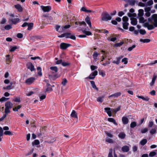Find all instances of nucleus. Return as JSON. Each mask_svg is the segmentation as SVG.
Returning <instances> with one entry per match:
<instances>
[{"mask_svg": "<svg viewBox=\"0 0 157 157\" xmlns=\"http://www.w3.org/2000/svg\"><path fill=\"white\" fill-rule=\"evenodd\" d=\"M148 21L151 24H154V26L157 27V14H154L148 18Z\"/></svg>", "mask_w": 157, "mask_h": 157, "instance_id": "obj_1", "label": "nucleus"}, {"mask_svg": "<svg viewBox=\"0 0 157 157\" xmlns=\"http://www.w3.org/2000/svg\"><path fill=\"white\" fill-rule=\"evenodd\" d=\"M112 17L107 12H104L101 14V20L104 21H107L112 19Z\"/></svg>", "mask_w": 157, "mask_h": 157, "instance_id": "obj_2", "label": "nucleus"}, {"mask_svg": "<svg viewBox=\"0 0 157 157\" xmlns=\"http://www.w3.org/2000/svg\"><path fill=\"white\" fill-rule=\"evenodd\" d=\"M143 26L145 27H147L148 29L149 30H152L154 28V27H155L154 26V24L153 25L152 24H149V22H145L144 25Z\"/></svg>", "mask_w": 157, "mask_h": 157, "instance_id": "obj_3", "label": "nucleus"}, {"mask_svg": "<svg viewBox=\"0 0 157 157\" xmlns=\"http://www.w3.org/2000/svg\"><path fill=\"white\" fill-rule=\"evenodd\" d=\"M36 80L35 77H30L27 79L25 81V83L27 85H30L32 84Z\"/></svg>", "mask_w": 157, "mask_h": 157, "instance_id": "obj_4", "label": "nucleus"}, {"mask_svg": "<svg viewBox=\"0 0 157 157\" xmlns=\"http://www.w3.org/2000/svg\"><path fill=\"white\" fill-rule=\"evenodd\" d=\"M40 7L42 10L44 12H49L52 9L51 7L50 6H41Z\"/></svg>", "mask_w": 157, "mask_h": 157, "instance_id": "obj_5", "label": "nucleus"}, {"mask_svg": "<svg viewBox=\"0 0 157 157\" xmlns=\"http://www.w3.org/2000/svg\"><path fill=\"white\" fill-rule=\"evenodd\" d=\"M98 74V71H95L91 74L89 76L86 78V79L88 78L90 79H93L95 78V76Z\"/></svg>", "mask_w": 157, "mask_h": 157, "instance_id": "obj_6", "label": "nucleus"}, {"mask_svg": "<svg viewBox=\"0 0 157 157\" xmlns=\"http://www.w3.org/2000/svg\"><path fill=\"white\" fill-rule=\"evenodd\" d=\"M27 68L30 70L31 71H35L36 69L34 67V66L31 62L28 63L26 64Z\"/></svg>", "mask_w": 157, "mask_h": 157, "instance_id": "obj_7", "label": "nucleus"}, {"mask_svg": "<svg viewBox=\"0 0 157 157\" xmlns=\"http://www.w3.org/2000/svg\"><path fill=\"white\" fill-rule=\"evenodd\" d=\"M71 46V45L69 44L62 43L60 44V48L62 49L65 50Z\"/></svg>", "mask_w": 157, "mask_h": 157, "instance_id": "obj_8", "label": "nucleus"}, {"mask_svg": "<svg viewBox=\"0 0 157 157\" xmlns=\"http://www.w3.org/2000/svg\"><path fill=\"white\" fill-rule=\"evenodd\" d=\"M50 69L52 70L51 73L52 74H56V73L58 72V69L56 66L51 67H50Z\"/></svg>", "mask_w": 157, "mask_h": 157, "instance_id": "obj_9", "label": "nucleus"}, {"mask_svg": "<svg viewBox=\"0 0 157 157\" xmlns=\"http://www.w3.org/2000/svg\"><path fill=\"white\" fill-rule=\"evenodd\" d=\"M104 109L109 117H111L112 116V110L110 108L106 107Z\"/></svg>", "mask_w": 157, "mask_h": 157, "instance_id": "obj_10", "label": "nucleus"}, {"mask_svg": "<svg viewBox=\"0 0 157 157\" xmlns=\"http://www.w3.org/2000/svg\"><path fill=\"white\" fill-rule=\"evenodd\" d=\"M5 108L10 109L12 107L13 104L10 101H8L5 103Z\"/></svg>", "mask_w": 157, "mask_h": 157, "instance_id": "obj_11", "label": "nucleus"}, {"mask_svg": "<svg viewBox=\"0 0 157 157\" xmlns=\"http://www.w3.org/2000/svg\"><path fill=\"white\" fill-rule=\"evenodd\" d=\"M9 21L13 24H16L19 21V19L18 18H13V17H10Z\"/></svg>", "mask_w": 157, "mask_h": 157, "instance_id": "obj_12", "label": "nucleus"}, {"mask_svg": "<svg viewBox=\"0 0 157 157\" xmlns=\"http://www.w3.org/2000/svg\"><path fill=\"white\" fill-rule=\"evenodd\" d=\"M48 78L50 80H54L56 79V78H58L59 76H57V74H55L53 75H52L50 74L48 75Z\"/></svg>", "mask_w": 157, "mask_h": 157, "instance_id": "obj_13", "label": "nucleus"}, {"mask_svg": "<svg viewBox=\"0 0 157 157\" xmlns=\"http://www.w3.org/2000/svg\"><path fill=\"white\" fill-rule=\"evenodd\" d=\"M122 121L123 123L124 124H127L128 123L129 121L128 118L126 117H123L122 119Z\"/></svg>", "mask_w": 157, "mask_h": 157, "instance_id": "obj_14", "label": "nucleus"}, {"mask_svg": "<svg viewBox=\"0 0 157 157\" xmlns=\"http://www.w3.org/2000/svg\"><path fill=\"white\" fill-rule=\"evenodd\" d=\"M130 20H131V24L133 25H136L137 24V21L136 18L131 17L130 18Z\"/></svg>", "mask_w": 157, "mask_h": 157, "instance_id": "obj_15", "label": "nucleus"}, {"mask_svg": "<svg viewBox=\"0 0 157 157\" xmlns=\"http://www.w3.org/2000/svg\"><path fill=\"white\" fill-rule=\"evenodd\" d=\"M156 78L157 75L155 74H154L153 75V77L152 78V81L150 83V85L151 86H152L154 85Z\"/></svg>", "mask_w": 157, "mask_h": 157, "instance_id": "obj_16", "label": "nucleus"}, {"mask_svg": "<svg viewBox=\"0 0 157 157\" xmlns=\"http://www.w3.org/2000/svg\"><path fill=\"white\" fill-rule=\"evenodd\" d=\"M85 21L87 24L89 25L90 28H91L92 25L90 21V17L87 16L85 19Z\"/></svg>", "mask_w": 157, "mask_h": 157, "instance_id": "obj_17", "label": "nucleus"}, {"mask_svg": "<svg viewBox=\"0 0 157 157\" xmlns=\"http://www.w3.org/2000/svg\"><path fill=\"white\" fill-rule=\"evenodd\" d=\"M121 150L124 152H127L129 150V148L127 146H124L122 147Z\"/></svg>", "mask_w": 157, "mask_h": 157, "instance_id": "obj_18", "label": "nucleus"}, {"mask_svg": "<svg viewBox=\"0 0 157 157\" xmlns=\"http://www.w3.org/2000/svg\"><path fill=\"white\" fill-rule=\"evenodd\" d=\"M121 94V93L120 92H118L117 93H115L114 94L111 95L109 96V98L114 97V98H117L120 96Z\"/></svg>", "mask_w": 157, "mask_h": 157, "instance_id": "obj_19", "label": "nucleus"}, {"mask_svg": "<svg viewBox=\"0 0 157 157\" xmlns=\"http://www.w3.org/2000/svg\"><path fill=\"white\" fill-rule=\"evenodd\" d=\"M71 117L78 118L77 114L75 110H73L71 114Z\"/></svg>", "mask_w": 157, "mask_h": 157, "instance_id": "obj_20", "label": "nucleus"}, {"mask_svg": "<svg viewBox=\"0 0 157 157\" xmlns=\"http://www.w3.org/2000/svg\"><path fill=\"white\" fill-rule=\"evenodd\" d=\"M90 82L91 83V86L92 87L95 89H96L97 91L98 90V88H97L95 83V82L94 81H90Z\"/></svg>", "mask_w": 157, "mask_h": 157, "instance_id": "obj_21", "label": "nucleus"}, {"mask_svg": "<svg viewBox=\"0 0 157 157\" xmlns=\"http://www.w3.org/2000/svg\"><path fill=\"white\" fill-rule=\"evenodd\" d=\"M46 128L45 127H44L42 128L40 130V133L38 135V136H41L42 134H44L45 133V129Z\"/></svg>", "mask_w": 157, "mask_h": 157, "instance_id": "obj_22", "label": "nucleus"}, {"mask_svg": "<svg viewBox=\"0 0 157 157\" xmlns=\"http://www.w3.org/2000/svg\"><path fill=\"white\" fill-rule=\"evenodd\" d=\"M108 120L109 122H112L116 125H117V123L116 122L115 120L113 118H109L108 119Z\"/></svg>", "mask_w": 157, "mask_h": 157, "instance_id": "obj_23", "label": "nucleus"}, {"mask_svg": "<svg viewBox=\"0 0 157 157\" xmlns=\"http://www.w3.org/2000/svg\"><path fill=\"white\" fill-rule=\"evenodd\" d=\"M139 13H138V16L140 17H142L144 15V11L143 9H140L138 10Z\"/></svg>", "mask_w": 157, "mask_h": 157, "instance_id": "obj_24", "label": "nucleus"}, {"mask_svg": "<svg viewBox=\"0 0 157 157\" xmlns=\"http://www.w3.org/2000/svg\"><path fill=\"white\" fill-rule=\"evenodd\" d=\"M147 21V20L145 19L143 17H140L139 22L140 23H145Z\"/></svg>", "mask_w": 157, "mask_h": 157, "instance_id": "obj_25", "label": "nucleus"}, {"mask_svg": "<svg viewBox=\"0 0 157 157\" xmlns=\"http://www.w3.org/2000/svg\"><path fill=\"white\" fill-rule=\"evenodd\" d=\"M123 28L125 29H128V26L129 25V23L127 22L123 23Z\"/></svg>", "mask_w": 157, "mask_h": 157, "instance_id": "obj_26", "label": "nucleus"}, {"mask_svg": "<svg viewBox=\"0 0 157 157\" xmlns=\"http://www.w3.org/2000/svg\"><path fill=\"white\" fill-rule=\"evenodd\" d=\"M104 98V96H102L99 97L97 99V101L98 102L102 103L103 101V99Z\"/></svg>", "mask_w": 157, "mask_h": 157, "instance_id": "obj_27", "label": "nucleus"}, {"mask_svg": "<svg viewBox=\"0 0 157 157\" xmlns=\"http://www.w3.org/2000/svg\"><path fill=\"white\" fill-rule=\"evenodd\" d=\"M137 97L139 98H141L143 100L146 101H148L149 98L148 97H146V98H144V97L142 96H137Z\"/></svg>", "mask_w": 157, "mask_h": 157, "instance_id": "obj_28", "label": "nucleus"}, {"mask_svg": "<svg viewBox=\"0 0 157 157\" xmlns=\"http://www.w3.org/2000/svg\"><path fill=\"white\" fill-rule=\"evenodd\" d=\"M118 136L121 139H124L125 137V134L124 133L121 132L118 135Z\"/></svg>", "mask_w": 157, "mask_h": 157, "instance_id": "obj_29", "label": "nucleus"}, {"mask_svg": "<svg viewBox=\"0 0 157 157\" xmlns=\"http://www.w3.org/2000/svg\"><path fill=\"white\" fill-rule=\"evenodd\" d=\"M140 42H142L144 43H148L150 41V40L148 39H140Z\"/></svg>", "mask_w": 157, "mask_h": 157, "instance_id": "obj_30", "label": "nucleus"}, {"mask_svg": "<svg viewBox=\"0 0 157 157\" xmlns=\"http://www.w3.org/2000/svg\"><path fill=\"white\" fill-rule=\"evenodd\" d=\"M33 23H30L29 24H28V30H30L32 29L33 28Z\"/></svg>", "mask_w": 157, "mask_h": 157, "instance_id": "obj_31", "label": "nucleus"}, {"mask_svg": "<svg viewBox=\"0 0 157 157\" xmlns=\"http://www.w3.org/2000/svg\"><path fill=\"white\" fill-rule=\"evenodd\" d=\"M37 70L38 71V75L40 76L42 75L41 68L40 67H38L37 68Z\"/></svg>", "mask_w": 157, "mask_h": 157, "instance_id": "obj_32", "label": "nucleus"}, {"mask_svg": "<svg viewBox=\"0 0 157 157\" xmlns=\"http://www.w3.org/2000/svg\"><path fill=\"white\" fill-rule=\"evenodd\" d=\"M121 59V57H118L117 58V61H113V63H116V64L118 65L120 63V61Z\"/></svg>", "mask_w": 157, "mask_h": 157, "instance_id": "obj_33", "label": "nucleus"}, {"mask_svg": "<svg viewBox=\"0 0 157 157\" xmlns=\"http://www.w3.org/2000/svg\"><path fill=\"white\" fill-rule=\"evenodd\" d=\"M147 142V140L146 139H143L140 142V144L144 146L146 144Z\"/></svg>", "mask_w": 157, "mask_h": 157, "instance_id": "obj_34", "label": "nucleus"}, {"mask_svg": "<svg viewBox=\"0 0 157 157\" xmlns=\"http://www.w3.org/2000/svg\"><path fill=\"white\" fill-rule=\"evenodd\" d=\"M137 125L136 122L133 121L132 122L130 125V127L131 128H133L135 127Z\"/></svg>", "mask_w": 157, "mask_h": 157, "instance_id": "obj_35", "label": "nucleus"}, {"mask_svg": "<svg viewBox=\"0 0 157 157\" xmlns=\"http://www.w3.org/2000/svg\"><path fill=\"white\" fill-rule=\"evenodd\" d=\"M9 99V98H6L3 97L0 99V101L1 102H3L4 101H6Z\"/></svg>", "mask_w": 157, "mask_h": 157, "instance_id": "obj_36", "label": "nucleus"}, {"mask_svg": "<svg viewBox=\"0 0 157 157\" xmlns=\"http://www.w3.org/2000/svg\"><path fill=\"white\" fill-rule=\"evenodd\" d=\"M82 32L83 33L86 34V36L90 35L92 34L91 33L90 31H86L85 30H82Z\"/></svg>", "mask_w": 157, "mask_h": 157, "instance_id": "obj_37", "label": "nucleus"}, {"mask_svg": "<svg viewBox=\"0 0 157 157\" xmlns=\"http://www.w3.org/2000/svg\"><path fill=\"white\" fill-rule=\"evenodd\" d=\"M120 109V106H119L116 109H111V110H112V111L114 112L115 113H116L119 111Z\"/></svg>", "mask_w": 157, "mask_h": 157, "instance_id": "obj_38", "label": "nucleus"}, {"mask_svg": "<svg viewBox=\"0 0 157 157\" xmlns=\"http://www.w3.org/2000/svg\"><path fill=\"white\" fill-rule=\"evenodd\" d=\"M40 144V141H39L38 140H35L34 142H33L32 143V145H37L39 144Z\"/></svg>", "mask_w": 157, "mask_h": 157, "instance_id": "obj_39", "label": "nucleus"}, {"mask_svg": "<svg viewBox=\"0 0 157 157\" xmlns=\"http://www.w3.org/2000/svg\"><path fill=\"white\" fill-rule=\"evenodd\" d=\"M67 82V79L66 78H64L63 79L61 83L63 86H65Z\"/></svg>", "mask_w": 157, "mask_h": 157, "instance_id": "obj_40", "label": "nucleus"}, {"mask_svg": "<svg viewBox=\"0 0 157 157\" xmlns=\"http://www.w3.org/2000/svg\"><path fill=\"white\" fill-rule=\"evenodd\" d=\"M70 27V25H66L64 26H62V30L63 32L65 29L69 28Z\"/></svg>", "mask_w": 157, "mask_h": 157, "instance_id": "obj_41", "label": "nucleus"}, {"mask_svg": "<svg viewBox=\"0 0 157 157\" xmlns=\"http://www.w3.org/2000/svg\"><path fill=\"white\" fill-rule=\"evenodd\" d=\"M139 31L140 33L142 35H144L146 33V31L145 30L140 29V30H138Z\"/></svg>", "mask_w": 157, "mask_h": 157, "instance_id": "obj_42", "label": "nucleus"}, {"mask_svg": "<svg viewBox=\"0 0 157 157\" xmlns=\"http://www.w3.org/2000/svg\"><path fill=\"white\" fill-rule=\"evenodd\" d=\"M124 44L123 41L119 43H116L114 44V46L116 47H120Z\"/></svg>", "mask_w": 157, "mask_h": 157, "instance_id": "obj_43", "label": "nucleus"}, {"mask_svg": "<svg viewBox=\"0 0 157 157\" xmlns=\"http://www.w3.org/2000/svg\"><path fill=\"white\" fill-rule=\"evenodd\" d=\"M156 154V153L155 151H151L149 154V156L150 157H153Z\"/></svg>", "mask_w": 157, "mask_h": 157, "instance_id": "obj_44", "label": "nucleus"}, {"mask_svg": "<svg viewBox=\"0 0 157 157\" xmlns=\"http://www.w3.org/2000/svg\"><path fill=\"white\" fill-rule=\"evenodd\" d=\"M4 28L6 30H8L12 28V26L10 25H8L5 26Z\"/></svg>", "mask_w": 157, "mask_h": 157, "instance_id": "obj_45", "label": "nucleus"}, {"mask_svg": "<svg viewBox=\"0 0 157 157\" xmlns=\"http://www.w3.org/2000/svg\"><path fill=\"white\" fill-rule=\"evenodd\" d=\"M99 54L97 52H94L93 55V58L94 59H97V57L98 55Z\"/></svg>", "mask_w": 157, "mask_h": 157, "instance_id": "obj_46", "label": "nucleus"}, {"mask_svg": "<svg viewBox=\"0 0 157 157\" xmlns=\"http://www.w3.org/2000/svg\"><path fill=\"white\" fill-rule=\"evenodd\" d=\"M4 134L5 135H8L9 136L12 135H13L12 132L10 131H5L4 132Z\"/></svg>", "mask_w": 157, "mask_h": 157, "instance_id": "obj_47", "label": "nucleus"}, {"mask_svg": "<svg viewBox=\"0 0 157 157\" xmlns=\"http://www.w3.org/2000/svg\"><path fill=\"white\" fill-rule=\"evenodd\" d=\"M122 62H123L124 64H126L128 63V58H124L123 59L121 60Z\"/></svg>", "mask_w": 157, "mask_h": 157, "instance_id": "obj_48", "label": "nucleus"}, {"mask_svg": "<svg viewBox=\"0 0 157 157\" xmlns=\"http://www.w3.org/2000/svg\"><path fill=\"white\" fill-rule=\"evenodd\" d=\"M53 90L52 88L51 87H47L45 91L44 92L45 93L47 92H49L50 91H52Z\"/></svg>", "mask_w": 157, "mask_h": 157, "instance_id": "obj_49", "label": "nucleus"}, {"mask_svg": "<svg viewBox=\"0 0 157 157\" xmlns=\"http://www.w3.org/2000/svg\"><path fill=\"white\" fill-rule=\"evenodd\" d=\"M10 109L5 108L4 113H5V114H7L9 113H10Z\"/></svg>", "mask_w": 157, "mask_h": 157, "instance_id": "obj_50", "label": "nucleus"}, {"mask_svg": "<svg viewBox=\"0 0 157 157\" xmlns=\"http://www.w3.org/2000/svg\"><path fill=\"white\" fill-rule=\"evenodd\" d=\"M105 141L106 142L109 143H113V140L111 139L108 138H106Z\"/></svg>", "mask_w": 157, "mask_h": 157, "instance_id": "obj_51", "label": "nucleus"}, {"mask_svg": "<svg viewBox=\"0 0 157 157\" xmlns=\"http://www.w3.org/2000/svg\"><path fill=\"white\" fill-rule=\"evenodd\" d=\"M39 38L38 36H31L30 37V39L31 40H32L33 41H35V40L36 39H39Z\"/></svg>", "mask_w": 157, "mask_h": 157, "instance_id": "obj_52", "label": "nucleus"}, {"mask_svg": "<svg viewBox=\"0 0 157 157\" xmlns=\"http://www.w3.org/2000/svg\"><path fill=\"white\" fill-rule=\"evenodd\" d=\"M113 150L112 149H110L109 150V152L108 154V157H113Z\"/></svg>", "mask_w": 157, "mask_h": 157, "instance_id": "obj_53", "label": "nucleus"}, {"mask_svg": "<svg viewBox=\"0 0 157 157\" xmlns=\"http://www.w3.org/2000/svg\"><path fill=\"white\" fill-rule=\"evenodd\" d=\"M128 20V18L126 16H124L122 18V21L124 22H127Z\"/></svg>", "mask_w": 157, "mask_h": 157, "instance_id": "obj_54", "label": "nucleus"}, {"mask_svg": "<svg viewBox=\"0 0 157 157\" xmlns=\"http://www.w3.org/2000/svg\"><path fill=\"white\" fill-rule=\"evenodd\" d=\"M71 34L69 33H64V37H66L67 38H69V36L71 35Z\"/></svg>", "mask_w": 157, "mask_h": 157, "instance_id": "obj_55", "label": "nucleus"}, {"mask_svg": "<svg viewBox=\"0 0 157 157\" xmlns=\"http://www.w3.org/2000/svg\"><path fill=\"white\" fill-rule=\"evenodd\" d=\"M156 132V130L155 129H152L150 131V133L151 135H153Z\"/></svg>", "mask_w": 157, "mask_h": 157, "instance_id": "obj_56", "label": "nucleus"}, {"mask_svg": "<svg viewBox=\"0 0 157 157\" xmlns=\"http://www.w3.org/2000/svg\"><path fill=\"white\" fill-rule=\"evenodd\" d=\"M13 101L15 102H20V98L15 97Z\"/></svg>", "mask_w": 157, "mask_h": 157, "instance_id": "obj_57", "label": "nucleus"}, {"mask_svg": "<svg viewBox=\"0 0 157 157\" xmlns=\"http://www.w3.org/2000/svg\"><path fill=\"white\" fill-rule=\"evenodd\" d=\"M148 131V129L146 128H144V129H142L141 130V133H146Z\"/></svg>", "mask_w": 157, "mask_h": 157, "instance_id": "obj_58", "label": "nucleus"}, {"mask_svg": "<svg viewBox=\"0 0 157 157\" xmlns=\"http://www.w3.org/2000/svg\"><path fill=\"white\" fill-rule=\"evenodd\" d=\"M136 46L135 44L133 45L132 47H130L128 48V50L129 51H131L133 48L136 47Z\"/></svg>", "mask_w": 157, "mask_h": 157, "instance_id": "obj_59", "label": "nucleus"}, {"mask_svg": "<svg viewBox=\"0 0 157 157\" xmlns=\"http://www.w3.org/2000/svg\"><path fill=\"white\" fill-rule=\"evenodd\" d=\"M62 65L63 66L65 67L70 65V63L67 62H63L62 63Z\"/></svg>", "mask_w": 157, "mask_h": 157, "instance_id": "obj_60", "label": "nucleus"}, {"mask_svg": "<svg viewBox=\"0 0 157 157\" xmlns=\"http://www.w3.org/2000/svg\"><path fill=\"white\" fill-rule=\"evenodd\" d=\"M105 133L106 135L109 137L112 138L113 137V135L110 133H109L108 132L105 131Z\"/></svg>", "mask_w": 157, "mask_h": 157, "instance_id": "obj_61", "label": "nucleus"}, {"mask_svg": "<svg viewBox=\"0 0 157 157\" xmlns=\"http://www.w3.org/2000/svg\"><path fill=\"white\" fill-rule=\"evenodd\" d=\"M6 20L5 18H3L2 19V20L1 21V24H5L6 23Z\"/></svg>", "mask_w": 157, "mask_h": 157, "instance_id": "obj_62", "label": "nucleus"}, {"mask_svg": "<svg viewBox=\"0 0 157 157\" xmlns=\"http://www.w3.org/2000/svg\"><path fill=\"white\" fill-rule=\"evenodd\" d=\"M153 3L152 0H150L147 2V5L149 6H150L152 5Z\"/></svg>", "mask_w": 157, "mask_h": 157, "instance_id": "obj_63", "label": "nucleus"}, {"mask_svg": "<svg viewBox=\"0 0 157 157\" xmlns=\"http://www.w3.org/2000/svg\"><path fill=\"white\" fill-rule=\"evenodd\" d=\"M15 8L17 9L18 12H20V5L19 4L16 5L14 6Z\"/></svg>", "mask_w": 157, "mask_h": 157, "instance_id": "obj_64", "label": "nucleus"}]
</instances>
